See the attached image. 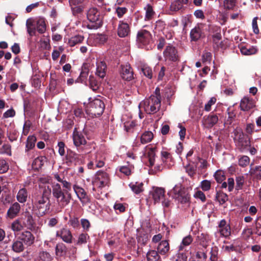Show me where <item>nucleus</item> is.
Here are the masks:
<instances>
[{
	"mask_svg": "<svg viewBox=\"0 0 261 261\" xmlns=\"http://www.w3.org/2000/svg\"><path fill=\"white\" fill-rule=\"evenodd\" d=\"M161 106V96L160 89L156 88L154 93L150 96L142 101L139 105L140 108H143L147 114H151L156 113Z\"/></svg>",
	"mask_w": 261,
	"mask_h": 261,
	"instance_id": "nucleus-2",
	"label": "nucleus"
},
{
	"mask_svg": "<svg viewBox=\"0 0 261 261\" xmlns=\"http://www.w3.org/2000/svg\"><path fill=\"white\" fill-rule=\"evenodd\" d=\"M20 211V205L18 202L14 203L9 208L8 212H19Z\"/></svg>",
	"mask_w": 261,
	"mask_h": 261,
	"instance_id": "nucleus-60",
	"label": "nucleus"
},
{
	"mask_svg": "<svg viewBox=\"0 0 261 261\" xmlns=\"http://www.w3.org/2000/svg\"><path fill=\"white\" fill-rule=\"evenodd\" d=\"M234 139L236 146L241 150H244L250 145L249 139L243 133H238Z\"/></svg>",
	"mask_w": 261,
	"mask_h": 261,
	"instance_id": "nucleus-11",
	"label": "nucleus"
},
{
	"mask_svg": "<svg viewBox=\"0 0 261 261\" xmlns=\"http://www.w3.org/2000/svg\"><path fill=\"white\" fill-rule=\"evenodd\" d=\"M158 252L161 254H165L169 250V244L167 241H162L158 247Z\"/></svg>",
	"mask_w": 261,
	"mask_h": 261,
	"instance_id": "nucleus-32",
	"label": "nucleus"
},
{
	"mask_svg": "<svg viewBox=\"0 0 261 261\" xmlns=\"http://www.w3.org/2000/svg\"><path fill=\"white\" fill-rule=\"evenodd\" d=\"M1 153H6L9 155H11V146L9 144H4L1 148H0Z\"/></svg>",
	"mask_w": 261,
	"mask_h": 261,
	"instance_id": "nucleus-57",
	"label": "nucleus"
},
{
	"mask_svg": "<svg viewBox=\"0 0 261 261\" xmlns=\"http://www.w3.org/2000/svg\"><path fill=\"white\" fill-rule=\"evenodd\" d=\"M192 241L193 239L190 235L185 237L182 241L181 245L179 247V251H182L184 246L189 245L192 243Z\"/></svg>",
	"mask_w": 261,
	"mask_h": 261,
	"instance_id": "nucleus-41",
	"label": "nucleus"
},
{
	"mask_svg": "<svg viewBox=\"0 0 261 261\" xmlns=\"http://www.w3.org/2000/svg\"><path fill=\"white\" fill-rule=\"evenodd\" d=\"M93 160L95 163V167L97 168L102 167L105 165V156L101 152H98L93 155Z\"/></svg>",
	"mask_w": 261,
	"mask_h": 261,
	"instance_id": "nucleus-26",
	"label": "nucleus"
},
{
	"mask_svg": "<svg viewBox=\"0 0 261 261\" xmlns=\"http://www.w3.org/2000/svg\"><path fill=\"white\" fill-rule=\"evenodd\" d=\"M96 74L100 78H103L106 74L107 66L105 62L101 61H98L96 63Z\"/></svg>",
	"mask_w": 261,
	"mask_h": 261,
	"instance_id": "nucleus-22",
	"label": "nucleus"
},
{
	"mask_svg": "<svg viewBox=\"0 0 261 261\" xmlns=\"http://www.w3.org/2000/svg\"><path fill=\"white\" fill-rule=\"evenodd\" d=\"M144 10L145 11V20H150L154 14L152 6L148 4L144 7Z\"/></svg>",
	"mask_w": 261,
	"mask_h": 261,
	"instance_id": "nucleus-34",
	"label": "nucleus"
},
{
	"mask_svg": "<svg viewBox=\"0 0 261 261\" xmlns=\"http://www.w3.org/2000/svg\"><path fill=\"white\" fill-rule=\"evenodd\" d=\"M129 186L136 194H139L143 191V184L142 182H132L129 184Z\"/></svg>",
	"mask_w": 261,
	"mask_h": 261,
	"instance_id": "nucleus-27",
	"label": "nucleus"
},
{
	"mask_svg": "<svg viewBox=\"0 0 261 261\" xmlns=\"http://www.w3.org/2000/svg\"><path fill=\"white\" fill-rule=\"evenodd\" d=\"M218 232L220 233L221 236L225 238L228 237L231 234L230 227L229 225H227V226L224 228H219Z\"/></svg>",
	"mask_w": 261,
	"mask_h": 261,
	"instance_id": "nucleus-43",
	"label": "nucleus"
},
{
	"mask_svg": "<svg viewBox=\"0 0 261 261\" xmlns=\"http://www.w3.org/2000/svg\"><path fill=\"white\" fill-rule=\"evenodd\" d=\"M253 232L258 236H261V217H258L257 218L255 222V228Z\"/></svg>",
	"mask_w": 261,
	"mask_h": 261,
	"instance_id": "nucleus-44",
	"label": "nucleus"
},
{
	"mask_svg": "<svg viewBox=\"0 0 261 261\" xmlns=\"http://www.w3.org/2000/svg\"><path fill=\"white\" fill-rule=\"evenodd\" d=\"M60 236L64 241L67 243L71 242L72 236L68 229L66 228L62 229L61 231Z\"/></svg>",
	"mask_w": 261,
	"mask_h": 261,
	"instance_id": "nucleus-33",
	"label": "nucleus"
},
{
	"mask_svg": "<svg viewBox=\"0 0 261 261\" xmlns=\"http://www.w3.org/2000/svg\"><path fill=\"white\" fill-rule=\"evenodd\" d=\"M86 85L89 84L90 88L94 91H96L99 88L98 84L96 82L94 77L91 75L89 76L88 81L85 82Z\"/></svg>",
	"mask_w": 261,
	"mask_h": 261,
	"instance_id": "nucleus-37",
	"label": "nucleus"
},
{
	"mask_svg": "<svg viewBox=\"0 0 261 261\" xmlns=\"http://www.w3.org/2000/svg\"><path fill=\"white\" fill-rule=\"evenodd\" d=\"M81 37L79 35L75 36L71 38L68 41V43L71 46H73L76 44L80 43Z\"/></svg>",
	"mask_w": 261,
	"mask_h": 261,
	"instance_id": "nucleus-52",
	"label": "nucleus"
},
{
	"mask_svg": "<svg viewBox=\"0 0 261 261\" xmlns=\"http://www.w3.org/2000/svg\"><path fill=\"white\" fill-rule=\"evenodd\" d=\"M137 241L141 245H145L149 240V235L147 231L143 228L137 229Z\"/></svg>",
	"mask_w": 261,
	"mask_h": 261,
	"instance_id": "nucleus-14",
	"label": "nucleus"
},
{
	"mask_svg": "<svg viewBox=\"0 0 261 261\" xmlns=\"http://www.w3.org/2000/svg\"><path fill=\"white\" fill-rule=\"evenodd\" d=\"M153 138V133L151 131H146L140 137L141 143L143 144L150 142Z\"/></svg>",
	"mask_w": 261,
	"mask_h": 261,
	"instance_id": "nucleus-31",
	"label": "nucleus"
},
{
	"mask_svg": "<svg viewBox=\"0 0 261 261\" xmlns=\"http://www.w3.org/2000/svg\"><path fill=\"white\" fill-rule=\"evenodd\" d=\"M218 116L211 113L202 118V124L205 128H211L218 122Z\"/></svg>",
	"mask_w": 261,
	"mask_h": 261,
	"instance_id": "nucleus-12",
	"label": "nucleus"
},
{
	"mask_svg": "<svg viewBox=\"0 0 261 261\" xmlns=\"http://www.w3.org/2000/svg\"><path fill=\"white\" fill-rule=\"evenodd\" d=\"M121 76L126 81H130L133 79V72L129 65H124L121 66Z\"/></svg>",
	"mask_w": 261,
	"mask_h": 261,
	"instance_id": "nucleus-16",
	"label": "nucleus"
},
{
	"mask_svg": "<svg viewBox=\"0 0 261 261\" xmlns=\"http://www.w3.org/2000/svg\"><path fill=\"white\" fill-rule=\"evenodd\" d=\"M85 111L86 113L91 117H97L102 114L105 109V105L103 101L98 98L88 99V102H84Z\"/></svg>",
	"mask_w": 261,
	"mask_h": 261,
	"instance_id": "nucleus-3",
	"label": "nucleus"
},
{
	"mask_svg": "<svg viewBox=\"0 0 261 261\" xmlns=\"http://www.w3.org/2000/svg\"><path fill=\"white\" fill-rule=\"evenodd\" d=\"M202 35V31L199 26L195 27L190 32V37L192 41H197Z\"/></svg>",
	"mask_w": 261,
	"mask_h": 261,
	"instance_id": "nucleus-28",
	"label": "nucleus"
},
{
	"mask_svg": "<svg viewBox=\"0 0 261 261\" xmlns=\"http://www.w3.org/2000/svg\"><path fill=\"white\" fill-rule=\"evenodd\" d=\"M189 0H175L170 7L171 11L176 12L184 8V6L188 5Z\"/></svg>",
	"mask_w": 261,
	"mask_h": 261,
	"instance_id": "nucleus-20",
	"label": "nucleus"
},
{
	"mask_svg": "<svg viewBox=\"0 0 261 261\" xmlns=\"http://www.w3.org/2000/svg\"><path fill=\"white\" fill-rule=\"evenodd\" d=\"M214 176L218 182H222L225 179L224 173L221 171H217L215 172Z\"/></svg>",
	"mask_w": 261,
	"mask_h": 261,
	"instance_id": "nucleus-54",
	"label": "nucleus"
},
{
	"mask_svg": "<svg viewBox=\"0 0 261 261\" xmlns=\"http://www.w3.org/2000/svg\"><path fill=\"white\" fill-rule=\"evenodd\" d=\"M21 241L28 246L32 245L35 240V237L29 231H24L22 232L20 237Z\"/></svg>",
	"mask_w": 261,
	"mask_h": 261,
	"instance_id": "nucleus-18",
	"label": "nucleus"
},
{
	"mask_svg": "<svg viewBox=\"0 0 261 261\" xmlns=\"http://www.w3.org/2000/svg\"><path fill=\"white\" fill-rule=\"evenodd\" d=\"M211 187V182L208 180H203L200 183V188L204 191H207Z\"/></svg>",
	"mask_w": 261,
	"mask_h": 261,
	"instance_id": "nucleus-46",
	"label": "nucleus"
},
{
	"mask_svg": "<svg viewBox=\"0 0 261 261\" xmlns=\"http://www.w3.org/2000/svg\"><path fill=\"white\" fill-rule=\"evenodd\" d=\"M52 257L50 254L46 251H42L39 253L36 261H51Z\"/></svg>",
	"mask_w": 261,
	"mask_h": 261,
	"instance_id": "nucleus-36",
	"label": "nucleus"
},
{
	"mask_svg": "<svg viewBox=\"0 0 261 261\" xmlns=\"http://www.w3.org/2000/svg\"><path fill=\"white\" fill-rule=\"evenodd\" d=\"M46 162V158L41 156L37 157L32 163V167L35 170H39Z\"/></svg>",
	"mask_w": 261,
	"mask_h": 261,
	"instance_id": "nucleus-29",
	"label": "nucleus"
},
{
	"mask_svg": "<svg viewBox=\"0 0 261 261\" xmlns=\"http://www.w3.org/2000/svg\"><path fill=\"white\" fill-rule=\"evenodd\" d=\"M53 194L62 206L66 205L69 202L70 195L64 194L61 190L60 185L58 184L53 186Z\"/></svg>",
	"mask_w": 261,
	"mask_h": 261,
	"instance_id": "nucleus-7",
	"label": "nucleus"
},
{
	"mask_svg": "<svg viewBox=\"0 0 261 261\" xmlns=\"http://www.w3.org/2000/svg\"><path fill=\"white\" fill-rule=\"evenodd\" d=\"M211 257L210 258L212 261H216L218 259V250L216 247L212 248L211 251Z\"/></svg>",
	"mask_w": 261,
	"mask_h": 261,
	"instance_id": "nucleus-64",
	"label": "nucleus"
},
{
	"mask_svg": "<svg viewBox=\"0 0 261 261\" xmlns=\"http://www.w3.org/2000/svg\"><path fill=\"white\" fill-rule=\"evenodd\" d=\"M87 17L91 24L87 25L90 29H97L102 24V17L100 15V12L95 8H91L87 12Z\"/></svg>",
	"mask_w": 261,
	"mask_h": 261,
	"instance_id": "nucleus-4",
	"label": "nucleus"
},
{
	"mask_svg": "<svg viewBox=\"0 0 261 261\" xmlns=\"http://www.w3.org/2000/svg\"><path fill=\"white\" fill-rule=\"evenodd\" d=\"M12 229L14 231H19L23 228V226L19 220L13 222L11 226Z\"/></svg>",
	"mask_w": 261,
	"mask_h": 261,
	"instance_id": "nucleus-49",
	"label": "nucleus"
},
{
	"mask_svg": "<svg viewBox=\"0 0 261 261\" xmlns=\"http://www.w3.org/2000/svg\"><path fill=\"white\" fill-rule=\"evenodd\" d=\"M29 193L25 188H21L16 195V199L20 203H24L27 201Z\"/></svg>",
	"mask_w": 261,
	"mask_h": 261,
	"instance_id": "nucleus-23",
	"label": "nucleus"
},
{
	"mask_svg": "<svg viewBox=\"0 0 261 261\" xmlns=\"http://www.w3.org/2000/svg\"><path fill=\"white\" fill-rule=\"evenodd\" d=\"M164 57L167 61L175 62L179 60V56L177 49L172 45L166 46L164 51Z\"/></svg>",
	"mask_w": 261,
	"mask_h": 261,
	"instance_id": "nucleus-10",
	"label": "nucleus"
},
{
	"mask_svg": "<svg viewBox=\"0 0 261 261\" xmlns=\"http://www.w3.org/2000/svg\"><path fill=\"white\" fill-rule=\"evenodd\" d=\"M212 58V55L211 53L204 51L202 55L203 62H210Z\"/></svg>",
	"mask_w": 261,
	"mask_h": 261,
	"instance_id": "nucleus-62",
	"label": "nucleus"
},
{
	"mask_svg": "<svg viewBox=\"0 0 261 261\" xmlns=\"http://www.w3.org/2000/svg\"><path fill=\"white\" fill-rule=\"evenodd\" d=\"M255 106V102L252 98L248 97H243L240 102V107L243 111H248Z\"/></svg>",
	"mask_w": 261,
	"mask_h": 261,
	"instance_id": "nucleus-15",
	"label": "nucleus"
},
{
	"mask_svg": "<svg viewBox=\"0 0 261 261\" xmlns=\"http://www.w3.org/2000/svg\"><path fill=\"white\" fill-rule=\"evenodd\" d=\"M237 0H224L223 6L225 9L230 10L233 8Z\"/></svg>",
	"mask_w": 261,
	"mask_h": 261,
	"instance_id": "nucleus-45",
	"label": "nucleus"
},
{
	"mask_svg": "<svg viewBox=\"0 0 261 261\" xmlns=\"http://www.w3.org/2000/svg\"><path fill=\"white\" fill-rule=\"evenodd\" d=\"M81 0H70L69 3L74 15L80 13L82 12L80 4Z\"/></svg>",
	"mask_w": 261,
	"mask_h": 261,
	"instance_id": "nucleus-30",
	"label": "nucleus"
},
{
	"mask_svg": "<svg viewBox=\"0 0 261 261\" xmlns=\"http://www.w3.org/2000/svg\"><path fill=\"white\" fill-rule=\"evenodd\" d=\"M134 170V166L132 165H127L120 167L119 171L124 175H129Z\"/></svg>",
	"mask_w": 261,
	"mask_h": 261,
	"instance_id": "nucleus-39",
	"label": "nucleus"
},
{
	"mask_svg": "<svg viewBox=\"0 0 261 261\" xmlns=\"http://www.w3.org/2000/svg\"><path fill=\"white\" fill-rule=\"evenodd\" d=\"M49 200L47 197H42L38 201L37 208L40 212H45L49 210Z\"/></svg>",
	"mask_w": 261,
	"mask_h": 261,
	"instance_id": "nucleus-19",
	"label": "nucleus"
},
{
	"mask_svg": "<svg viewBox=\"0 0 261 261\" xmlns=\"http://www.w3.org/2000/svg\"><path fill=\"white\" fill-rule=\"evenodd\" d=\"M159 258L158 252L155 250H150L147 254L148 261H158Z\"/></svg>",
	"mask_w": 261,
	"mask_h": 261,
	"instance_id": "nucleus-40",
	"label": "nucleus"
},
{
	"mask_svg": "<svg viewBox=\"0 0 261 261\" xmlns=\"http://www.w3.org/2000/svg\"><path fill=\"white\" fill-rule=\"evenodd\" d=\"M130 32V29L129 24L123 20L119 21L117 28V34L119 37L121 38L127 37Z\"/></svg>",
	"mask_w": 261,
	"mask_h": 261,
	"instance_id": "nucleus-13",
	"label": "nucleus"
},
{
	"mask_svg": "<svg viewBox=\"0 0 261 261\" xmlns=\"http://www.w3.org/2000/svg\"><path fill=\"white\" fill-rule=\"evenodd\" d=\"M244 183V178L243 176H240L236 178V189L237 190H241L243 187Z\"/></svg>",
	"mask_w": 261,
	"mask_h": 261,
	"instance_id": "nucleus-47",
	"label": "nucleus"
},
{
	"mask_svg": "<svg viewBox=\"0 0 261 261\" xmlns=\"http://www.w3.org/2000/svg\"><path fill=\"white\" fill-rule=\"evenodd\" d=\"M151 40V35L145 30H141L138 32L137 42L140 47H144L149 44Z\"/></svg>",
	"mask_w": 261,
	"mask_h": 261,
	"instance_id": "nucleus-9",
	"label": "nucleus"
},
{
	"mask_svg": "<svg viewBox=\"0 0 261 261\" xmlns=\"http://www.w3.org/2000/svg\"><path fill=\"white\" fill-rule=\"evenodd\" d=\"M216 197L221 204L224 203L227 200V195L222 192L217 193Z\"/></svg>",
	"mask_w": 261,
	"mask_h": 261,
	"instance_id": "nucleus-48",
	"label": "nucleus"
},
{
	"mask_svg": "<svg viewBox=\"0 0 261 261\" xmlns=\"http://www.w3.org/2000/svg\"><path fill=\"white\" fill-rule=\"evenodd\" d=\"M146 153L148 160V166L151 168V170L153 173L161 171L163 168V164H165L167 167L172 165V157L171 154L166 151H163L161 152L162 161H157L156 159L155 148L150 146L146 147Z\"/></svg>",
	"mask_w": 261,
	"mask_h": 261,
	"instance_id": "nucleus-1",
	"label": "nucleus"
},
{
	"mask_svg": "<svg viewBox=\"0 0 261 261\" xmlns=\"http://www.w3.org/2000/svg\"><path fill=\"white\" fill-rule=\"evenodd\" d=\"M151 195L154 203H158L164 198L165 190L162 188H154Z\"/></svg>",
	"mask_w": 261,
	"mask_h": 261,
	"instance_id": "nucleus-17",
	"label": "nucleus"
},
{
	"mask_svg": "<svg viewBox=\"0 0 261 261\" xmlns=\"http://www.w3.org/2000/svg\"><path fill=\"white\" fill-rule=\"evenodd\" d=\"M109 182V177L106 172L101 170L97 172L95 178L93 182L94 187L101 188L108 186Z\"/></svg>",
	"mask_w": 261,
	"mask_h": 261,
	"instance_id": "nucleus-8",
	"label": "nucleus"
},
{
	"mask_svg": "<svg viewBox=\"0 0 261 261\" xmlns=\"http://www.w3.org/2000/svg\"><path fill=\"white\" fill-rule=\"evenodd\" d=\"M81 135V132L80 131H78L77 129L75 128L73 132L72 138L73 143L77 148H80L82 145Z\"/></svg>",
	"mask_w": 261,
	"mask_h": 261,
	"instance_id": "nucleus-25",
	"label": "nucleus"
},
{
	"mask_svg": "<svg viewBox=\"0 0 261 261\" xmlns=\"http://www.w3.org/2000/svg\"><path fill=\"white\" fill-rule=\"evenodd\" d=\"M168 194L181 203H186L189 201L188 195L181 184L176 185L168 192Z\"/></svg>",
	"mask_w": 261,
	"mask_h": 261,
	"instance_id": "nucleus-6",
	"label": "nucleus"
},
{
	"mask_svg": "<svg viewBox=\"0 0 261 261\" xmlns=\"http://www.w3.org/2000/svg\"><path fill=\"white\" fill-rule=\"evenodd\" d=\"M179 252L176 255V258L175 261H187L188 255L187 253Z\"/></svg>",
	"mask_w": 261,
	"mask_h": 261,
	"instance_id": "nucleus-58",
	"label": "nucleus"
},
{
	"mask_svg": "<svg viewBox=\"0 0 261 261\" xmlns=\"http://www.w3.org/2000/svg\"><path fill=\"white\" fill-rule=\"evenodd\" d=\"M250 162L249 158L247 156L244 155L240 158L239 160V164L242 167H245L249 165Z\"/></svg>",
	"mask_w": 261,
	"mask_h": 261,
	"instance_id": "nucleus-51",
	"label": "nucleus"
},
{
	"mask_svg": "<svg viewBox=\"0 0 261 261\" xmlns=\"http://www.w3.org/2000/svg\"><path fill=\"white\" fill-rule=\"evenodd\" d=\"M126 11L127 9L125 7H118L116 9V13L119 18H121Z\"/></svg>",
	"mask_w": 261,
	"mask_h": 261,
	"instance_id": "nucleus-63",
	"label": "nucleus"
},
{
	"mask_svg": "<svg viewBox=\"0 0 261 261\" xmlns=\"http://www.w3.org/2000/svg\"><path fill=\"white\" fill-rule=\"evenodd\" d=\"M250 174L251 176L257 179H261V166H256L254 168H251L250 170Z\"/></svg>",
	"mask_w": 261,
	"mask_h": 261,
	"instance_id": "nucleus-38",
	"label": "nucleus"
},
{
	"mask_svg": "<svg viewBox=\"0 0 261 261\" xmlns=\"http://www.w3.org/2000/svg\"><path fill=\"white\" fill-rule=\"evenodd\" d=\"M127 206L126 204H123L121 203H116L114 206L115 211H119L120 212H123L126 211V207Z\"/></svg>",
	"mask_w": 261,
	"mask_h": 261,
	"instance_id": "nucleus-53",
	"label": "nucleus"
},
{
	"mask_svg": "<svg viewBox=\"0 0 261 261\" xmlns=\"http://www.w3.org/2000/svg\"><path fill=\"white\" fill-rule=\"evenodd\" d=\"M36 140L37 139L35 136H29L28 137L25 145V152L27 153V156L29 158L31 157L30 150L35 147Z\"/></svg>",
	"mask_w": 261,
	"mask_h": 261,
	"instance_id": "nucleus-21",
	"label": "nucleus"
},
{
	"mask_svg": "<svg viewBox=\"0 0 261 261\" xmlns=\"http://www.w3.org/2000/svg\"><path fill=\"white\" fill-rule=\"evenodd\" d=\"M194 197L198 199H200L201 201H205L206 198L204 194L200 190H197L194 194Z\"/></svg>",
	"mask_w": 261,
	"mask_h": 261,
	"instance_id": "nucleus-59",
	"label": "nucleus"
},
{
	"mask_svg": "<svg viewBox=\"0 0 261 261\" xmlns=\"http://www.w3.org/2000/svg\"><path fill=\"white\" fill-rule=\"evenodd\" d=\"M12 250L16 253H20L24 249V246L21 240H16L13 241L11 245Z\"/></svg>",
	"mask_w": 261,
	"mask_h": 261,
	"instance_id": "nucleus-24",
	"label": "nucleus"
},
{
	"mask_svg": "<svg viewBox=\"0 0 261 261\" xmlns=\"http://www.w3.org/2000/svg\"><path fill=\"white\" fill-rule=\"evenodd\" d=\"M142 72L145 76L151 79L152 76V70L150 67H144L142 68Z\"/></svg>",
	"mask_w": 261,
	"mask_h": 261,
	"instance_id": "nucleus-61",
	"label": "nucleus"
},
{
	"mask_svg": "<svg viewBox=\"0 0 261 261\" xmlns=\"http://www.w3.org/2000/svg\"><path fill=\"white\" fill-rule=\"evenodd\" d=\"M28 32L31 36L35 34V30L40 34L44 33L46 31V24L43 18H39L36 21L29 19L26 23Z\"/></svg>",
	"mask_w": 261,
	"mask_h": 261,
	"instance_id": "nucleus-5",
	"label": "nucleus"
},
{
	"mask_svg": "<svg viewBox=\"0 0 261 261\" xmlns=\"http://www.w3.org/2000/svg\"><path fill=\"white\" fill-rule=\"evenodd\" d=\"M66 252V247L62 243L58 244L56 247V254L58 256L63 255Z\"/></svg>",
	"mask_w": 261,
	"mask_h": 261,
	"instance_id": "nucleus-42",
	"label": "nucleus"
},
{
	"mask_svg": "<svg viewBox=\"0 0 261 261\" xmlns=\"http://www.w3.org/2000/svg\"><path fill=\"white\" fill-rule=\"evenodd\" d=\"M253 233L251 228H247L243 230L242 236L244 240H247Z\"/></svg>",
	"mask_w": 261,
	"mask_h": 261,
	"instance_id": "nucleus-50",
	"label": "nucleus"
},
{
	"mask_svg": "<svg viewBox=\"0 0 261 261\" xmlns=\"http://www.w3.org/2000/svg\"><path fill=\"white\" fill-rule=\"evenodd\" d=\"M216 102V99L215 97H212L207 101L204 106V110L206 112H209L211 110V107L214 105Z\"/></svg>",
	"mask_w": 261,
	"mask_h": 261,
	"instance_id": "nucleus-56",
	"label": "nucleus"
},
{
	"mask_svg": "<svg viewBox=\"0 0 261 261\" xmlns=\"http://www.w3.org/2000/svg\"><path fill=\"white\" fill-rule=\"evenodd\" d=\"M9 169V165L5 160H0V173L6 172Z\"/></svg>",
	"mask_w": 261,
	"mask_h": 261,
	"instance_id": "nucleus-55",
	"label": "nucleus"
},
{
	"mask_svg": "<svg viewBox=\"0 0 261 261\" xmlns=\"http://www.w3.org/2000/svg\"><path fill=\"white\" fill-rule=\"evenodd\" d=\"M242 54L244 55H254L257 52V49L253 46H250L248 48L247 46H242L240 48Z\"/></svg>",
	"mask_w": 261,
	"mask_h": 261,
	"instance_id": "nucleus-35",
	"label": "nucleus"
}]
</instances>
